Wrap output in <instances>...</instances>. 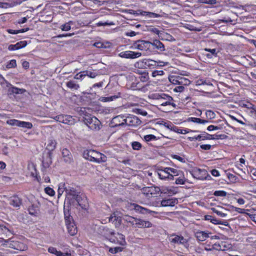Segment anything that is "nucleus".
<instances>
[{"label":"nucleus","instance_id":"1","mask_svg":"<svg viewBox=\"0 0 256 256\" xmlns=\"http://www.w3.org/2000/svg\"><path fill=\"white\" fill-rule=\"evenodd\" d=\"M84 158L89 161L100 163L104 162L106 157L102 154L92 150H86L83 152Z\"/></svg>","mask_w":256,"mask_h":256},{"label":"nucleus","instance_id":"2","mask_svg":"<svg viewBox=\"0 0 256 256\" xmlns=\"http://www.w3.org/2000/svg\"><path fill=\"white\" fill-rule=\"evenodd\" d=\"M84 124L92 130H98L100 128V121L95 116H88L84 120Z\"/></svg>","mask_w":256,"mask_h":256},{"label":"nucleus","instance_id":"3","mask_svg":"<svg viewBox=\"0 0 256 256\" xmlns=\"http://www.w3.org/2000/svg\"><path fill=\"white\" fill-rule=\"evenodd\" d=\"M6 246L20 251L26 250L27 249L26 246L24 243L18 240H12V239L8 240Z\"/></svg>","mask_w":256,"mask_h":256},{"label":"nucleus","instance_id":"4","mask_svg":"<svg viewBox=\"0 0 256 256\" xmlns=\"http://www.w3.org/2000/svg\"><path fill=\"white\" fill-rule=\"evenodd\" d=\"M136 48L140 50H151V42L144 40H138L134 44Z\"/></svg>","mask_w":256,"mask_h":256},{"label":"nucleus","instance_id":"5","mask_svg":"<svg viewBox=\"0 0 256 256\" xmlns=\"http://www.w3.org/2000/svg\"><path fill=\"white\" fill-rule=\"evenodd\" d=\"M220 137V135L217 134H210L208 133H204V134H199L197 136L188 137V139L190 141L194 140H216L218 139Z\"/></svg>","mask_w":256,"mask_h":256},{"label":"nucleus","instance_id":"6","mask_svg":"<svg viewBox=\"0 0 256 256\" xmlns=\"http://www.w3.org/2000/svg\"><path fill=\"white\" fill-rule=\"evenodd\" d=\"M123 121V123H125L126 124L131 126H139L142 122L138 117L133 115L128 116L126 118H124Z\"/></svg>","mask_w":256,"mask_h":256},{"label":"nucleus","instance_id":"7","mask_svg":"<svg viewBox=\"0 0 256 256\" xmlns=\"http://www.w3.org/2000/svg\"><path fill=\"white\" fill-rule=\"evenodd\" d=\"M170 240L172 243L182 244L186 248H188V244L187 240L182 236L172 235L171 236V238H170Z\"/></svg>","mask_w":256,"mask_h":256},{"label":"nucleus","instance_id":"8","mask_svg":"<svg viewBox=\"0 0 256 256\" xmlns=\"http://www.w3.org/2000/svg\"><path fill=\"white\" fill-rule=\"evenodd\" d=\"M142 56V53L139 52H134L128 50L121 52L118 54V56L122 58L134 59L139 58Z\"/></svg>","mask_w":256,"mask_h":256},{"label":"nucleus","instance_id":"9","mask_svg":"<svg viewBox=\"0 0 256 256\" xmlns=\"http://www.w3.org/2000/svg\"><path fill=\"white\" fill-rule=\"evenodd\" d=\"M54 119L58 122L68 124H72L74 122V118L69 115H59L56 116Z\"/></svg>","mask_w":256,"mask_h":256},{"label":"nucleus","instance_id":"10","mask_svg":"<svg viewBox=\"0 0 256 256\" xmlns=\"http://www.w3.org/2000/svg\"><path fill=\"white\" fill-rule=\"evenodd\" d=\"M134 224V228H150L152 226V224L150 222L137 218Z\"/></svg>","mask_w":256,"mask_h":256},{"label":"nucleus","instance_id":"11","mask_svg":"<svg viewBox=\"0 0 256 256\" xmlns=\"http://www.w3.org/2000/svg\"><path fill=\"white\" fill-rule=\"evenodd\" d=\"M56 142L54 139H49L46 148L48 150V154L50 158V162L52 163V152L56 148Z\"/></svg>","mask_w":256,"mask_h":256},{"label":"nucleus","instance_id":"12","mask_svg":"<svg viewBox=\"0 0 256 256\" xmlns=\"http://www.w3.org/2000/svg\"><path fill=\"white\" fill-rule=\"evenodd\" d=\"M77 200L76 202V205H78L83 210H86L88 207V204L87 199L84 196H82V195H80L76 198Z\"/></svg>","mask_w":256,"mask_h":256},{"label":"nucleus","instance_id":"13","mask_svg":"<svg viewBox=\"0 0 256 256\" xmlns=\"http://www.w3.org/2000/svg\"><path fill=\"white\" fill-rule=\"evenodd\" d=\"M154 48L157 49L160 52H164L166 50L164 44L157 39L154 40L152 42H151V50Z\"/></svg>","mask_w":256,"mask_h":256},{"label":"nucleus","instance_id":"14","mask_svg":"<svg viewBox=\"0 0 256 256\" xmlns=\"http://www.w3.org/2000/svg\"><path fill=\"white\" fill-rule=\"evenodd\" d=\"M66 222L68 233L71 236H74L77 232V228L73 222H70L68 219H66Z\"/></svg>","mask_w":256,"mask_h":256},{"label":"nucleus","instance_id":"15","mask_svg":"<svg viewBox=\"0 0 256 256\" xmlns=\"http://www.w3.org/2000/svg\"><path fill=\"white\" fill-rule=\"evenodd\" d=\"M62 155L64 160L66 163L70 164L72 162L73 159L72 154L68 149H62Z\"/></svg>","mask_w":256,"mask_h":256},{"label":"nucleus","instance_id":"16","mask_svg":"<svg viewBox=\"0 0 256 256\" xmlns=\"http://www.w3.org/2000/svg\"><path fill=\"white\" fill-rule=\"evenodd\" d=\"M9 204L15 208H18L22 204V200L16 196H14L8 199Z\"/></svg>","mask_w":256,"mask_h":256},{"label":"nucleus","instance_id":"17","mask_svg":"<svg viewBox=\"0 0 256 256\" xmlns=\"http://www.w3.org/2000/svg\"><path fill=\"white\" fill-rule=\"evenodd\" d=\"M27 44V42L25 40L20 41V42H17L15 44H10L8 47V50H19L22 48L25 47Z\"/></svg>","mask_w":256,"mask_h":256},{"label":"nucleus","instance_id":"18","mask_svg":"<svg viewBox=\"0 0 256 256\" xmlns=\"http://www.w3.org/2000/svg\"><path fill=\"white\" fill-rule=\"evenodd\" d=\"M160 98L162 99L166 100V102L162 103V106H166L167 105H171L174 108L176 106V104L174 103L171 102V101L173 100V98L172 96L163 94L160 96Z\"/></svg>","mask_w":256,"mask_h":256},{"label":"nucleus","instance_id":"19","mask_svg":"<svg viewBox=\"0 0 256 256\" xmlns=\"http://www.w3.org/2000/svg\"><path fill=\"white\" fill-rule=\"evenodd\" d=\"M176 198H170L168 200H162L161 202V206H173L178 203Z\"/></svg>","mask_w":256,"mask_h":256},{"label":"nucleus","instance_id":"20","mask_svg":"<svg viewBox=\"0 0 256 256\" xmlns=\"http://www.w3.org/2000/svg\"><path fill=\"white\" fill-rule=\"evenodd\" d=\"M210 234L203 231H198L196 232L195 236L199 241L204 242L209 237Z\"/></svg>","mask_w":256,"mask_h":256},{"label":"nucleus","instance_id":"21","mask_svg":"<svg viewBox=\"0 0 256 256\" xmlns=\"http://www.w3.org/2000/svg\"><path fill=\"white\" fill-rule=\"evenodd\" d=\"M124 119L122 116L119 115L116 116L112 118V124H114V126H122L125 124V123H123Z\"/></svg>","mask_w":256,"mask_h":256},{"label":"nucleus","instance_id":"22","mask_svg":"<svg viewBox=\"0 0 256 256\" xmlns=\"http://www.w3.org/2000/svg\"><path fill=\"white\" fill-rule=\"evenodd\" d=\"M48 252L51 254H54L56 256H72L70 253H63L60 251H58L56 248L50 246L48 248Z\"/></svg>","mask_w":256,"mask_h":256},{"label":"nucleus","instance_id":"23","mask_svg":"<svg viewBox=\"0 0 256 256\" xmlns=\"http://www.w3.org/2000/svg\"><path fill=\"white\" fill-rule=\"evenodd\" d=\"M160 190V189L158 187H144L142 189V192L146 196H149V194L152 195L154 194V191L158 192Z\"/></svg>","mask_w":256,"mask_h":256},{"label":"nucleus","instance_id":"24","mask_svg":"<svg viewBox=\"0 0 256 256\" xmlns=\"http://www.w3.org/2000/svg\"><path fill=\"white\" fill-rule=\"evenodd\" d=\"M99 228L102 234L105 236H113L114 234V231L108 228L102 226Z\"/></svg>","mask_w":256,"mask_h":256},{"label":"nucleus","instance_id":"25","mask_svg":"<svg viewBox=\"0 0 256 256\" xmlns=\"http://www.w3.org/2000/svg\"><path fill=\"white\" fill-rule=\"evenodd\" d=\"M158 174L160 178L166 180L170 176V172L166 171V168L164 169L160 168L158 170Z\"/></svg>","mask_w":256,"mask_h":256},{"label":"nucleus","instance_id":"26","mask_svg":"<svg viewBox=\"0 0 256 256\" xmlns=\"http://www.w3.org/2000/svg\"><path fill=\"white\" fill-rule=\"evenodd\" d=\"M109 222H116V226H120L122 223V218L120 216H117L114 213L112 214L109 218Z\"/></svg>","mask_w":256,"mask_h":256},{"label":"nucleus","instance_id":"27","mask_svg":"<svg viewBox=\"0 0 256 256\" xmlns=\"http://www.w3.org/2000/svg\"><path fill=\"white\" fill-rule=\"evenodd\" d=\"M8 92L10 94H23L26 92V90L23 88H18L16 87H14L12 86L11 84V86H9L8 88Z\"/></svg>","mask_w":256,"mask_h":256},{"label":"nucleus","instance_id":"28","mask_svg":"<svg viewBox=\"0 0 256 256\" xmlns=\"http://www.w3.org/2000/svg\"><path fill=\"white\" fill-rule=\"evenodd\" d=\"M159 38H160L162 40H165L170 42H173L175 40L174 38L172 35L164 32L160 34Z\"/></svg>","mask_w":256,"mask_h":256},{"label":"nucleus","instance_id":"29","mask_svg":"<svg viewBox=\"0 0 256 256\" xmlns=\"http://www.w3.org/2000/svg\"><path fill=\"white\" fill-rule=\"evenodd\" d=\"M123 219L125 222L130 223L132 226L134 227V223L136 222V218L129 215H125L124 216Z\"/></svg>","mask_w":256,"mask_h":256},{"label":"nucleus","instance_id":"30","mask_svg":"<svg viewBox=\"0 0 256 256\" xmlns=\"http://www.w3.org/2000/svg\"><path fill=\"white\" fill-rule=\"evenodd\" d=\"M120 96H121V94L120 92H118L117 94H116V95L108 96V97H102V98H101V99H102L101 100L102 102H104L112 101L117 98H120Z\"/></svg>","mask_w":256,"mask_h":256},{"label":"nucleus","instance_id":"31","mask_svg":"<svg viewBox=\"0 0 256 256\" xmlns=\"http://www.w3.org/2000/svg\"><path fill=\"white\" fill-rule=\"evenodd\" d=\"M28 210L30 214L35 216L38 214V206L37 204H32V206L29 207Z\"/></svg>","mask_w":256,"mask_h":256},{"label":"nucleus","instance_id":"32","mask_svg":"<svg viewBox=\"0 0 256 256\" xmlns=\"http://www.w3.org/2000/svg\"><path fill=\"white\" fill-rule=\"evenodd\" d=\"M144 63L145 65L148 66L149 68L158 66V62L156 61L150 59L144 60Z\"/></svg>","mask_w":256,"mask_h":256},{"label":"nucleus","instance_id":"33","mask_svg":"<svg viewBox=\"0 0 256 256\" xmlns=\"http://www.w3.org/2000/svg\"><path fill=\"white\" fill-rule=\"evenodd\" d=\"M66 196H74V195L80 194L74 188H65Z\"/></svg>","mask_w":256,"mask_h":256},{"label":"nucleus","instance_id":"34","mask_svg":"<svg viewBox=\"0 0 256 256\" xmlns=\"http://www.w3.org/2000/svg\"><path fill=\"white\" fill-rule=\"evenodd\" d=\"M66 85L68 88L70 89H74L75 90H78L80 88L79 84H76L72 80H70L68 82L66 83Z\"/></svg>","mask_w":256,"mask_h":256},{"label":"nucleus","instance_id":"35","mask_svg":"<svg viewBox=\"0 0 256 256\" xmlns=\"http://www.w3.org/2000/svg\"><path fill=\"white\" fill-rule=\"evenodd\" d=\"M179 85L182 86H188L190 84V80L185 78L178 76Z\"/></svg>","mask_w":256,"mask_h":256},{"label":"nucleus","instance_id":"36","mask_svg":"<svg viewBox=\"0 0 256 256\" xmlns=\"http://www.w3.org/2000/svg\"><path fill=\"white\" fill-rule=\"evenodd\" d=\"M73 24V22L69 21L60 26V28L63 31H68L71 29V24Z\"/></svg>","mask_w":256,"mask_h":256},{"label":"nucleus","instance_id":"37","mask_svg":"<svg viewBox=\"0 0 256 256\" xmlns=\"http://www.w3.org/2000/svg\"><path fill=\"white\" fill-rule=\"evenodd\" d=\"M18 126L31 128L32 127V124L31 122H22L19 120Z\"/></svg>","mask_w":256,"mask_h":256},{"label":"nucleus","instance_id":"38","mask_svg":"<svg viewBox=\"0 0 256 256\" xmlns=\"http://www.w3.org/2000/svg\"><path fill=\"white\" fill-rule=\"evenodd\" d=\"M174 131L178 133V134H186L190 132H198V131H193L192 130H188L187 129H180L178 127L175 126V128H174Z\"/></svg>","mask_w":256,"mask_h":256},{"label":"nucleus","instance_id":"39","mask_svg":"<svg viewBox=\"0 0 256 256\" xmlns=\"http://www.w3.org/2000/svg\"><path fill=\"white\" fill-rule=\"evenodd\" d=\"M139 74H140V76L139 77L140 81L142 82H146L148 80L149 77L148 72H139Z\"/></svg>","mask_w":256,"mask_h":256},{"label":"nucleus","instance_id":"40","mask_svg":"<svg viewBox=\"0 0 256 256\" xmlns=\"http://www.w3.org/2000/svg\"><path fill=\"white\" fill-rule=\"evenodd\" d=\"M206 51L210 52V54H208L206 56L208 58H212L213 56H216L217 53L216 52V50L215 48L210 49V48H206Z\"/></svg>","mask_w":256,"mask_h":256},{"label":"nucleus","instance_id":"41","mask_svg":"<svg viewBox=\"0 0 256 256\" xmlns=\"http://www.w3.org/2000/svg\"><path fill=\"white\" fill-rule=\"evenodd\" d=\"M190 120L194 122L204 124L208 122V120H202L197 118H189Z\"/></svg>","mask_w":256,"mask_h":256},{"label":"nucleus","instance_id":"42","mask_svg":"<svg viewBox=\"0 0 256 256\" xmlns=\"http://www.w3.org/2000/svg\"><path fill=\"white\" fill-rule=\"evenodd\" d=\"M80 194L74 195V196H66V200L69 201L70 204L76 206V202L77 200V197H78Z\"/></svg>","mask_w":256,"mask_h":256},{"label":"nucleus","instance_id":"43","mask_svg":"<svg viewBox=\"0 0 256 256\" xmlns=\"http://www.w3.org/2000/svg\"><path fill=\"white\" fill-rule=\"evenodd\" d=\"M10 232L9 229L4 224H0V235L7 234Z\"/></svg>","mask_w":256,"mask_h":256},{"label":"nucleus","instance_id":"44","mask_svg":"<svg viewBox=\"0 0 256 256\" xmlns=\"http://www.w3.org/2000/svg\"><path fill=\"white\" fill-rule=\"evenodd\" d=\"M130 206H132V208L134 210L136 211V212H138L140 214L142 213V206L135 204V203H132L130 204Z\"/></svg>","mask_w":256,"mask_h":256},{"label":"nucleus","instance_id":"45","mask_svg":"<svg viewBox=\"0 0 256 256\" xmlns=\"http://www.w3.org/2000/svg\"><path fill=\"white\" fill-rule=\"evenodd\" d=\"M0 84L6 88L11 86V84L7 82L1 75H0Z\"/></svg>","mask_w":256,"mask_h":256},{"label":"nucleus","instance_id":"46","mask_svg":"<svg viewBox=\"0 0 256 256\" xmlns=\"http://www.w3.org/2000/svg\"><path fill=\"white\" fill-rule=\"evenodd\" d=\"M142 14L143 16H148L150 18H159L160 16V14L152 12H144V14Z\"/></svg>","mask_w":256,"mask_h":256},{"label":"nucleus","instance_id":"47","mask_svg":"<svg viewBox=\"0 0 256 256\" xmlns=\"http://www.w3.org/2000/svg\"><path fill=\"white\" fill-rule=\"evenodd\" d=\"M206 171L204 170H202L200 169H197L194 171V173L192 174L193 176L198 178V179H202L200 176H198V174H200L201 172H204L206 173Z\"/></svg>","mask_w":256,"mask_h":256},{"label":"nucleus","instance_id":"48","mask_svg":"<svg viewBox=\"0 0 256 256\" xmlns=\"http://www.w3.org/2000/svg\"><path fill=\"white\" fill-rule=\"evenodd\" d=\"M169 80L174 84L179 85L178 76H173L169 78Z\"/></svg>","mask_w":256,"mask_h":256},{"label":"nucleus","instance_id":"49","mask_svg":"<svg viewBox=\"0 0 256 256\" xmlns=\"http://www.w3.org/2000/svg\"><path fill=\"white\" fill-rule=\"evenodd\" d=\"M226 192L224 190H216L214 192V195L216 196H226Z\"/></svg>","mask_w":256,"mask_h":256},{"label":"nucleus","instance_id":"50","mask_svg":"<svg viewBox=\"0 0 256 256\" xmlns=\"http://www.w3.org/2000/svg\"><path fill=\"white\" fill-rule=\"evenodd\" d=\"M132 146L134 150H139L142 148V144L138 142H134L132 144Z\"/></svg>","mask_w":256,"mask_h":256},{"label":"nucleus","instance_id":"51","mask_svg":"<svg viewBox=\"0 0 256 256\" xmlns=\"http://www.w3.org/2000/svg\"><path fill=\"white\" fill-rule=\"evenodd\" d=\"M144 139L146 142H150V140H156V137L153 134H148L144 136Z\"/></svg>","mask_w":256,"mask_h":256},{"label":"nucleus","instance_id":"52","mask_svg":"<svg viewBox=\"0 0 256 256\" xmlns=\"http://www.w3.org/2000/svg\"><path fill=\"white\" fill-rule=\"evenodd\" d=\"M123 250V248L121 247H115L114 248H110L109 250V252L112 254H116L118 252H122Z\"/></svg>","mask_w":256,"mask_h":256},{"label":"nucleus","instance_id":"53","mask_svg":"<svg viewBox=\"0 0 256 256\" xmlns=\"http://www.w3.org/2000/svg\"><path fill=\"white\" fill-rule=\"evenodd\" d=\"M206 114L207 118L210 120L214 118L216 116L215 114L210 110H207L206 112Z\"/></svg>","mask_w":256,"mask_h":256},{"label":"nucleus","instance_id":"54","mask_svg":"<svg viewBox=\"0 0 256 256\" xmlns=\"http://www.w3.org/2000/svg\"><path fill=\"white\" fill-rule=\"evenodd\" d=\"M45 192L50 196H53L54 195L55 192L52 188L50 187H46L44 188Z\"/></svg>","mask_w":256,"mask_h":256},{"label":"nucleus","instance_id":"55","mask_svg":"<svg viewBox=\"0 0 256 256\" xmlns=\"http://www.w3.org/2000/svg\"><path fill=\"white\" fill-rule=\"evenodd\" d=\"M18 122L19 120H15V119H12V120H7L6 123L10 126H18Z\"/></svg>","mask_w":256,"mask_h":256},{"label":"nucleus","instance_id":"56","mask_svg":"<svg viewBox=\"0 0 256 256\" xmlns=\"http://www.w3.org/2000/svg\"><path fill=\"white\" fill-rule=\"evenodd\" d=\"M16 66V60H12L9 62L6 65V68H15Z\"/></svg>","mask_w":256,"mask_h":256},{"label":"nucleus","instance_id":"57","mask_svg":"<svg viewBox=\"0 0 256 256\" xmlns=\"http://www.w3.org/2000/svg\"><path fill=\"white\" fill-rule=\"evenodd\" d=\"M156 213L157 212L154 211H152V210H151L147 208L142 207L141 214H156Z\"/></svg>","mask_w":256,"mask_h":256},{"label":"nucleus","instance_id":"58","mask_svg":"<svg viewBox=\"0 0 256 256\" xmlns=\"http://www.w3.org/2000/svg\"><path fill=\"white\" fill-rule=\"evenodd\" d=\"M224 244V242H222L220 243H216L213 245V248L218 250H222V246Z\"/></svg>","mask_w":256,"mask_h":256},{"label":"nucleus","instance_id":"59","mask_svg":"<svg viewBox=\"0 0 256 256\" xmlns=\"http://www.w3.org/2000/svg\"><path fill=\"white\" fill-rule=\"evenodd\" d=\"M118 235L119 236V238L120 240L119 244L122 246H124L126 244L124 236L119 233H118Z\"/></svg>","mask_w":256,"mask_h":256},{"label":"nucleus","instance_id":"60","mask_svg":"<svg viewBox=\"0 0 256 256\" xmlns=\"http://www.w3.org/2000/svg\"><path fill=\"white\" fill-rule=\"evenodd\" d=\"M212 212L218 215L221 217H225L226 216V214L223 213L218 210H217L216 208H212Z\"/></svg>","mask_w":256,"mask_h":256},{"label":"nucleus","instance_id":"61","mask_svg":"<svg viewBox=\"0 0 256 256\" xmlns=\"http://www.w3.org/2000/svg\"><path fill=\"white\" fill-rule=\"evenodd\" d=\"M134 112L137 114H140L144 116H146L147 115L148 113L146 112L144 110L142 109L136 108Z\"/></svg>","mask_w":256,"mask_h":256},{"label":"nucleus","instance_id":"62","mask_svg":"<svg viewBox=\"0 0 256 256\" xmlns=\"http://www.w3.org/2000/svg\"><path fill=\"white\" fill-rule=\"evenodd\" d=\"M166 171H168V172H171L172 173L174 174V176H178V171L176 170V169H174L173 168H166Z\"/></svg>","mask_w":256,"mask_h":256},{"label":"nucleus","instance_id":"63","mask_svg":"<svg viewBox=\"0 0 256 256\" xmlns=\"http://www.w3.org/2000/svg\"><path fill=\"white\" fill-rule=\"evenodd\" d=\"M13 5L12 4H9V3H8V2H0V8H10V7H12V6Z\"/></svg>","mask_w":256,"mask_h":256},{"label":"nucleus","instance_id":"64","mask_svg":"<svg viewBox=\"0 0 256 256\" xmlns=\"http://www.w3.org/2000/svg\"><path fill=\"white\" fill-rule=\"evenodd\" d=\"M164 74L163 70H154L152 72V76L156 77L157 76H162Z\"/></svg>","mask_w":256,"mask_h":256}]
</instances>
